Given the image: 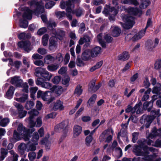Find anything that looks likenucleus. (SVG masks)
Listing matches in <instances>:
<instances>
[{
  "label": "nucleus",
  "mask_w": 161,
  "mask_h": 161,
  "mask_svg": "<svg viewBox=\"0 0 161 161\" xmlns=\"http://www.w3.org/2000/svg\"><path fill=\"white\" fill-rule=\"evenodd\" d=\"M155 149L153 147H149L145 145L142 148L137 145L134 146L132 152L134 154L137 156H142L143 157L134 158L133 159L134 161H160L161 158H159L155 159L157 154L155 153H153L152 154L149 155V151L152 152H155Z\"/></svg>",
  "instance_id": "1"
},
{
  "label": "nucleus",
  "mask_w": 161,
  "mask_h": 161,
  "mask_svg": "<svg viewBox=\"0 0 161 161\" xmlns=\"http://www.w3.org/2000/svg\"><path fill=\"white\" fill-rule=\"evenodd\" d=\"M29 5L31 8L34 7L36 9L32 11L28 7H24L22 8V10L24 11L22 15L24 19L31 20L32 18V14L33 13L37 15L44 11V4L42 2H38L36 0H33L30 2Z\"/></svg>",
  "instance_id": "2"
},
{
  "label": "nucleus",
  "mask_w": 161,
  "mask_h": 161,
  "mask_svg": "<svg viewBox=\"0 0 161 161\" xmlns=\"http://www.w3.org/2000/svg\"><path fill=\"white\" fill-rule=\"evenodd\" d=\"M17 130L18 132L16 130H14L13 134V137L16 141L20 139V136H23L25 141H29L30 137V129H27L24 126L22 123H20L18 125Z\"/></svg>",
  "instance_id": "3"
},
{
  "label": "nucleus",
  "mask_w": 161,
  "mask_h": 161,
  "mask_svg": "<svg viewBox=\"0 0 161 161\" xmlns=\"http://www.w3.org/2000/svg\"><path fill=\"white\" fill-rule=\"evenodd\" d=\"M11 83L16 87H22L23 88L22 91L27 93L28 92L29 86L27 83H23L22 80L20 77L17 76H15L11 78Z\"/></svg>",
  "instance_id": "4"
},
{
  "label": "nucleus",
  "mask_w": 161,
  "mask_h": 161,
  "mask_svg": "<svg viewBox=\"0 0 161 161\" xmlns=\"http://www.w3.org/2000/svg\"><path fill=\"white\" fill-rule=\"evenodd\" d=\"M35 75L37 77L40 75L44 80H50L52 76V74L47 71L45 69L42 67H38L36 69Z\"/></svg>",
  "instance_id": "5"
},
{
  "label": "nucleus",
  "mask_w": 161,
  "mask_h": 161,
  "mask_svg": "<svg viewBox=\"0 0 161 161\" xmlns=\"http://www.w3.org/2000/svg\"><path fill=\"white\" fill-rule=\"evenodd\" d=\"M103 13L106 15H110L109 19L110 21L115 20V16L118 13V10L114 7H110L108 5H107L104 8Z\"/></svg>",
  "instance_id": "6"
},
{
  "label": "nucleus",
  "mask_w": 161,
  "mask_h": 161,
  "mask_svg": "<svg viewBox=\"0 0 161 161\" xmlns=\"http://www.w3.org/2000/svg\"><path fill=\"white\" fill-rule=\"evenodd\" d=\"M123 21L125 22V24H122V26L124 29H129L132 27L134 24V18L132 16L129 15H125L123 17Z\"/></svg>",
  "instance_id": "7"
},
{
  "label": "nucleus",
  "mask_w": 161,
  "mask_h": 161,
  "mask_svg": "<svg viewBox=\"0 0 161 161\" xmlns=\"http://www.w3.org/2000/svg\"><path fill=\"white\" fill-rule=\"evenodd\" d=\"M75 0H69L67 2H65L63 1L61 2L60 3V7L62 9H64L66 7V11L67 12H71L72 11V8L74 7V3Z\"/></svg>",
  "instance_id": "8"
},
{
  "label": "nucleus",
  "mask_w": 161,
  "mask_h": 161,
  "mask_svg": "<svg viewBox=\"0 0 161 161\" xmlns=\"http://www.w3.org/2000/svg\"><path fill=\"white\" fill-rule=\"evenodd\" d=\"M134 118L136 119L135 117L131 116L128 119L127 123L124 124H122L121 125V126L122 127V128L120 130L119 132L118 133V136H126L127 134V125L128 124L130 120L131 119L133 122H135V120H134Z\"/></svg>",
  "instance_id": "9"
},
{
  "label": "nucleus",
  "mask_w": 161,
  "mask_h": 161,
  "mask_svg": "<svg viewBox=\"0 0 161 161\" xmlns=\"http://www.w3.org/2000/svg\"><path fill=\"white\" fill-rule=\"evenodd\" d=\"M145 32L144 30H141L133 36L130 34H129L125 37V38L129 40L131 39L133 41H136L141 39L144 35Z\"/></svg>",
  "instance_id": "10"
},
{
  "label": "nucleus",
  "mask_w": 161,
  "mask_h": 161,
  "mask_svg": "<svg viewBox=\"0 0 161 161\" xmlns=\"http://www.w3.org/2000/svg\"><path fill=\"white\" fill-rule=\"evenodd\" d=\"M159 111V109H153L151 111L150 115L147 116L146 117V120L149 123H151L156 117H159L161 115Z\"/></svg>",
  "instance_id": "11"
},
{
  "label": "nucleus",
  "mask_w": 161,
  "mask_h": 161,
  "mask_svg": "<svg viewBox=\"0 0 161 161\" xmlns=\"http://www.w3.org/2000/svg\"><path fill=\"white\" fill-rule=\"evenodd\" d=\"M159 42V39L157 38H155L154 42L151 40L147 41L146 44L147 49L149 51H152L157 46Z\"/></svg>",
  "instance_id": "12"
},
{
  "label": "nucleus",
  "mask_w": 161,
  "mask_h": 161,
  "mask_svg": "<svg viewBox=\"0 0 161 161\" xmlns=\"http://www.w3.org/2000/svg\"><path fill=\"white\" fill-rule=\"evenodd\" d=\"M18 45L20 47L23 48L27 53H29L32 48L31 42L28 41L19 42L18 43Z\"/></svg>",
  "instance_id": "13"
},
{
  "label": "nucleus",
  "mask_w": 161,
  "mask_h": 161,
  "mask_svg": "<svg viewBox=\"0 0 161 161\" xmlns=\"http://www.w3.org/2000/svg\"><path fill=\"white\" fill-rule=\"evenodd\" d=\"M14 105L19 110V118H22L25 116L27 112L23 110V107L22 105L16 102L14 103Z\"/></svg>",
  "instance_id": "14"
},
{
  "label": "nucleus",
  "mask_w": 161,
  "mask_h": 161,
  "mask_svg": "<svg viewBox=\"0 0 161 161\" xmlns=\"http://www.w3.org/2000/svg\"><path fill=\"white\" fill-rule=\"evenodd\" d=\"M68 125V122L64 121L57 124L54 128L56 132H59L62 130H63L66 129Z\"/></svg>",
  "instance_id": "15"
},
{
  "label": "nucleus",
  "mask_w": 161,
  "mask_h": 161,
  "mask_svg": "<svg viewBox=\"0 0 161 161\" xmlns=\"http://www.w3.org/2000/svg\"><path fill=\"white\" fill-rule=\"evenodd\" d=\"M158 136H159L161 137V128L158 130L156 128L154 127L153 129L152 132L149 134L148 137L153 139Z\"/></svg>",
  "instance_id": "16"
},
{
  "label": "nucleus",
  "mask_w": 161,
  "mask_h": 161,
  "mask_svg": "<svg viewBox=\"0 0 161 161\" xmlns=\"http://www.w3.org/2000/svg\"><path fill=\"white\" fill-rule=\"evenodd\" d=\"M53 108L54 110H63L64 108V107L63 105V102L60 100H58L54 103Z\"/></svg>",
  "instance_id": "17"
},
{
  "label": "nucleus",
  "mask_w": 161,
  "mask_h": 161,
  "mask_svg": "<svg viewBox=\"0 0 161 161\" xmlns=\"http://www.w3.org/2000/svg\"><path fill=\"white\" fill-rule=\"evenodd\" d=\"M112 31V35L114 37H117L119 36L121 33V30L117 26H112L111 28Z\"/></svg>",
  "instance_id": "18"
},
{
  "label": "nucleus",
  "mask_w": 161,
  "mask_h": 161,
  "mask_svg": "<svg viewBox=\"0 0 161 161\" xmlns=\"http://www.w3.org/2000/svg\"><path fill=\"white\" fill-rule=\"evenodd\" d=\"M92 53L90 50H86L82 53V57L84 60H87L91 59Z\"/></svg>",
  "instance_id": "19"
},
{
  "label": "nucleus",
  "mask_w": 161,
  "mask_h": 161,
  "mask_svg": "<svg viewBox=\"0 0 161 161\" xmlns=\"http://www.w3.org/2000/svg\"><path fill=\"white\" fill-rule=\"evenodd\" d=\"M130 55L128 52L125 51L120 54L118 57V59L120 60L125 61L128 60Z\"/></svg>",
  "instance_id": "20"
},
{
  "label": "nucleus",
  "mask_w": 161,
  "mask_h": 161,
  "mask_svg": "<svg viewBox=\"0 0 161 161\" xmlns=\"http://www.w3.org/2000/svg\"><path fill=\"white\" fill-rule=\"evenodd\" d=\"M43 100L47 101L49 103H50L54 99V98L51 97V92L48 91L45 92Z\"/></svg>",
  "instance_id": "21"
},
{
  "label": "nucleus",
  "mask_w": 161,
  "mask_h": 161,
  "mask_svg": "<svg viewBox=\"0 0 161 161\" xmlns=\"http://www.w3.org/2000/svg\"><path fill=\"white\" fill-rule=\"evenodd\" d=\"M101 48L96 47L92 49L90 51L92 53V57L94 58L97 56L101 53Z\"/></svg>",
  "instance_id": "22"
},
{
  "label": "nucleus",
  "mask_w": 161,
  "mask_h": 161,
  "mask_svg": "<svg viewBox=\"0 0 161 161\" xmlns=\"http://www.w3.org/2000/svg\"><path fill=\"white\" fill-rule=\"evenodd\" d=\"M126 10L130 14L136 15L140 13V11L137 8L130 7L127 8Z\"/></svg>",
  "instance_id": "23"
},
{
  "label": "nucleus",
  "mask_w": 161,
  "mask_h": 161,
  "mask_svg": "<svg viewBox=\"0 0 161 161\" xmlns=\"http://www.w3.org/2000/svg\"><path fill=\"white\" fill-rule=\"evenodd\" d=\"M55 60L54 57L51 54H48L44 58V61L45 64H49L53 62Z\"/></svg>",
  "instance_id": "24"
},
{
  "label": "nucleus",
  "mask_w": 161,
  "mask_h": 161,
  "mask_svg": "<svg viewBox=\"0 0 161 161\" xmlns=\"http://www.w3.org/2000/svg\"><path fill=\"white\" fill-rule=\"evenodd\" d=\"M82 128L78 125H75L73 129V136L76 137L78 136L81 133Z\"/></svg>",
  "instance_id": "25"
},
{
  "label": "nucleus",
  "mask_w": 161,
  "mask_h": 161,
  "mask_svg": "<svg viewBox=\"0 0 161 161\" xmlns=\"http://www.w3.org/2000/svg\"><path fill=\"white\" fill-rule=\"evenodd\" d=\"M111 133L112 135H114V131L111 128H109L103 131L100 136V139L102 140L105 138V136L107 134H109Z\"/></svg>",
  "instance_id": "26"
},
{
  "label": "nucleus",
  "mask_w": 161,
  "mask_h": 161,
  "mask_svg": "<svg viewBox=\"0 0 161 161\" xmlns=\"http://www.w3.org/2000/svg\"><path fill=\"white\" fill-rule=\"evenodd\" d=\"M161 84L159 83H157L156 86L153 88L152 91L153 93H155L159 95L161 94Z\"/></svg>",
  "instance_id": "27"
},
{
  "label": "nucleus",
  "mask_w": 161,
  "mask_h": 161,
  "mask_svg": "<svg viewBox=\"0 0 161 161\" xmlns=\"http://www.w3.org/2000/svg\"><path fill=\"white\" fill-rule=\"evenodd\" d=\"M37 145L36 143H31L30 141H29L27 143V152L29 151L34 152L35 151L36 149V146Z\"/></svg>",
  "instance_id": "28"
},
{
  "label": "nucleus",
  "mask_w": 161,
  "mask_h": 161,
  "mask_svg": "<svg viewBox=\"0 0 161 161\" xmlns=\"http://www.w3.org/2000/svg\"><path fill=\"white\" fill-rule=\"evenodd\" d=\"M18 148L21 154H24L25 151L27 152V143L25 144L24 143H21L18 146Z\"/></svg>",
  "instance_id": "29"
},
{
  "label": "nucleus",
  "mask_w": 161,
  "mask_h": 161,
  "mask_svg": "<svg viewBox=\"0 0 161 161\" xmlns=\"http://www.w3.org/2000/svg\"><path fill=\"white\" fill-rule=\"evenodd\" d=\"M15 89V88L13 86H10L9 87L6 93V96L8 99H10L12 98Z\"/></svg>",
  "instance_id": "30"
},
{
  "label": "nucleus",
  "mask_w": 161,
  "mask_h": 161,
  "mask_svg": "<svg viewBox=\"0 0 161 161\" xmlns=\"http://www.w3.org/2000/svg\"><path fill=\"white\" fill-rule=\"evenodd\" d=\"M153 106V102L151 101H150L149 102H146L143 104V108L145 110L147 109L148 111L149 112L151 110Z\"/></svg>",
  "instance_id": "31"
},
{
  "label": "nucleus",
  "mask_w": 161,
  "mask_h": 161,
  "mask_svg": "<svg viewBox=\"0 0 161 161\" xmlns=\"http://www.w3.org/2000/svg\"><path fill=\"white\" fill-rule=\"evenodd\" d=\"M25 93V94H24L23 96L19 98H14V99L16 101L22 103L25 102L26 100H27L28 98V94L27 93Z\"/></svg>",
  "instance_id": "32"
},
{
  "label": "nucleus",
  "mask_w": 161,
  "mask_h": 161,
  "mask_svg": "<svg viewBox=\"0 0 161 161\" xmlns=\"http://www.w3.org/2000/svg\"><path fill=\"white\" fill-rule=\"evenodd\" d=\"M58 68V64H52L49 65L47 66V69L51 72H53L56 70Z\"/></svg>",
  "instance_id": "33"
},
{
  "label": "nucleus",
  "mask_w": 161,
  "mask_h": 161,
  "mask_svg": "<svg viewBox=\"0 0 161 161\" xmlns=\"http://www.w3.org/2000/svg\"><path fill=\"white\" fill-rule=\"evenodd\" d=\"M57 46V44L55 41L53 40L51 38L49 41V48L51 50L55 49Z\"/></svg>",
  "instance_id": "34"
},
{
  "label": "nucleus",
  "mask_w": 161,
  "mask_h": 161,
  "mask_svg": "<svg viewBox=\"0 0 161 161\" xmlns=\"http://www.w3.org/2000/svg\"><path fill=\"white\" fill-rule=\"evenodd\" d=\"M39 136L37 132H34L32 136L31 141L33 143H37L38 144V141L39 139Z\"/></svg>",
  "instance_id": "35"
},
{
  "label": "nucleus",
  "mask_w": 161,
  "mask_h": 161,
  "mask_svg": "<svg viewBox=\"0 0 161 161\" xmlns=\"http://www.w3.org/2000/svg\"><path fill=\"white\" fill-rule=\"evenodd\" d=\"M82 86L80 85H78L76 87L75 91L74 94L78 96L81 95L83 92V90L82 89Z\"/></svg>",
  "instance_id": "36"
},
{
  "label": "nucleus",
  "mask_w": 161,
  "mask_h": 161,
  "mask_svg": "<svg viewBox=\"0 0 161 161\" xmlns=\"http://www.w3.org/2000/svg\"><path fill=\"white\" fill-rule=\"evenodd\" d=\"M103 63V61L98 62L95 65L93 66L90 69V71L91 72H93L96 69L99 68L102 66Z\"/></svg>",
  "instance_id": "37"
},
{
  "label": "nucleus",
  "mask_w": 161,
  "mask_h": 161,
  "mask_svg": "<svg viewBox=\"0 0 161 161\" xmlns=\"http://www.w3.org/2000/svg\"><path fill=\"white\" fill-rule=\"evenodd\" d=\"M141 3L140 5V8H146L150 3V2L149 0H140Z\"/></svg>",
  "instance_id": "38"
},
{
  "label": "nucleus",
  "mask_w": 161,
  "mask_h": 161,
  "mask_svg": "<svg viewBox=\"0 0 161 161\" xmlns=\"http://www.w3.org/2000/svg\"><path fill=\"white\" fill-rule=\"evenodd\" d=\"M152 91L151 88H149L147 89V91H145L144 95L143 96L142 99V101H146L149 98V95L150 94V92Z\"/></svg>",
  "instance_id": "39"
},
{
  "label": "nucleus",
  "mask_w": 161,
  "mask_h": 161,
  "mask_svg": "<svg viewBox=\"0 0 161 161\" xmlns=\"http://www.w3.org/2000/svg\"><path fill=\"white\" fill-rule=\"evenodd\" d=\"M52 32L56 36H59L62 37L65 35L64 32L60 30H58L57 32L55 30H53Z\"/></svg>",
  "instance_id": "40"
},
{
  "label": "nucleus",
  "mask_w": 161,
  "mask_h": 161,
  "mask_svg": "<svg viewBox=\"0 0 161 161\" xmlns=\"http://www.w3.org/2000/svg\"><path fill=\"white\" fill-rule=\"evenodd\" d=\"M0 125L3 127L5 126L9 122V120L8 118H4L2 119V117L0 116Z\"/></svg>",
  "instance_id": "41"
},
{
  "label": "nucleus",
  "mask_w": 161,
  "mask_h": 161,
  "mask_svg": "<svg viewBox=\"0 0 161 161\" xmlns=\"http://www.w3.org/2000/svg\"><path fill=\"white\" fill-rule=\"evenodd\" d=\"M8 153L7 150L2 148L1 150V156H0V160H3L6 156Z\"/></svg>",
  "instance_id": "42"
},
{
  "label": "nucleus",
  "mask_w": 161,
  "mask_h": 161,
  "mask_svg": "<svg viewBox=\"0 0 161 161\" xmlns=\"http://www.w3.org/2000/svg\"><path fill=\"white\" fill-rule=\"evenodd\" d=\"M26 121H29V125L30 128H33L36 126V123L34 120V118L32 116H29V117L26 119Z\"/></svg>",
  "instance_id": "43"
},
{
  "label": "nucleus",
  "mask_w": 161,
  "mask_h": 161,
  "mask_svg": "<svg viewBox=\"0 0 161 161\" xmlns=\"http://www.w3.org/2000/svg\"><path fill=\"white\" fill-rule=\"evenodd\" d=\"M48 39V35L46 34L43 36L42 38V42L43 46H45L47 45Z\"/></svg>",
  "instance_id": "44"
},
{
  "label": "nucleus",
  "mask_w": 161,
  "mask_h": 161,
  "mask_svg": "<svg viewBox=\"0 0 161 161\" xmlns=\"http://www.w3.org/2000/svg\"><path fill=\"white\" fill-rule=\"evenodd\" d=\"M19 26L20 27L26 28L28 26V22L26 20H20L19 21Z\"/></svg>",
  "instance_id": "45"
},
{
  "label": "nucleus",
  "mask_w": 161,
  "mask_h": 161,
  "mask_svg": "<svg viewBox=\"0 0 161 161\" xmlns=\"http://www.w3.org/2000/svg\"><path fill=\"white\" fill-rule=\"evenodd\" d=\"M154 68L158 71H161V60H158L156 61L155 64Z\"/></svg>",
  "instance_id": "46"
},
{
  "label": "nucleus",
  "mask_w": 161,
  "mask_h": 161,
  "mask_svg": "<svg viewBox=\"0 0 161 161\" xmlns=\"http://www.w3.org/2000/svg\"><path fill=\"white\" fill-rule=\"evenodd\" d=\"M34 105V103L32 101L27 102L25 105V108L27 110L32 108Z\"/></svg>",
  "instance_id": "47"
},
{
  "label": "nucleus",
  "mask_w": 161,
  "mask_h": 161,
  "mask_svg": "<svg viewBox=\"0 0 161 161\" xmlns=\"http://www.w3.org/2000/svg\"><path fill=\"white\" fill-rule=\"evenodd\" d=\"M36 157V153L34 152H30L28 154V157L30 161H33L35 159Z\"/></svg>",
  "instance_id": "48"
},
{
  "label": "nucleus",
  "mask_w": 161,
  "mask_h": 161,
  "mask_svg": "<svg viewBox=\"0 0 161 161\" xmlns=\"http://www.w3.org/2000/svg\"><path fill=\"white\" fill-rule=\"evenodd\" d=\"M9 153L13 157L12 161H17L18 159V155L13 150L9 151Z\"/></svg>",
  "instance_id": "49"
},
{
  "label": "nucleus",
  "mask_w": 161,
  "mask_h": 161,
  "mask_svg": "<svg viewBox=\"0 0 161 161\" xmlns=\"http://www.w3.org/2000/svg\"><path fill=\"white\" fill-rule=\"evenodd\" d=\"M39 113L38 112L36 109H33L28 112V114H30V116H32L34 118L35 116L37 115Z\"/></svg>",
  "instance_id": "50"
},
{
  "label": "nucleus",
  "mask_w": 161,
  "mask_h": 161,
  "mask_svg": "<svg viewBox=\"0 0 161 161\" xmlns=\"http://www.w3.org/2000/svg\"><path fill=\"white\" fill-rule=\"evenodd\" d=\"M97 39L98 40L99 43L101 44L103 47H105V44L102 41V34H99L97 36Z\"/></svg>",
  "instance_id": "51"
},
{
  "label": "nucleus",
  "mask_w": 161,
  "mask_h": 161,
  "mask_svg": "<svg viewBox=\"0 0 161 161\" xmlns=\"http://www.w3.org/2000/svg\"><path fill=\"white\" fill-rule=\"evenodd\" d=\"M56 14L57 18L60 19L64 17L65 16L66 13L64 11H58L56 13Z\"/></svg>",
  "instance_id": "52"
},
{
  "label": "nucleus",
  "mask_w": 161,
  "mask_h": 161,
  "mask_svg": "<svg viewBox=\"0 0 161 161\" xmlns=\"http://www.w3.org/2000/svg\"><path fill=\"white\" fill-rule=\"evenodd\" d=\"M92 140V135H89L87 136L86 139V144L88 146H89L90 143Z\"/></svg>",
  "instance_id": "53"
},
{
  "label": "nucleus",
  "mask_w": 161,
  "mask_h": 161,
  "mask_svg": "<svg viewBox=\"0 0 161 161\" xmlns=\"http://www.w3.org/2000/svg\"><path fill=\"white\" fill-rule=\"evenodd\" d=\"M56 59L58 63H61L63 60V57L61 53H59L56 56Z\"/></svg>",
  "instance_id": "54"
},
{
  "label": "nucleus",
  "mask_w": 161,
  "mask_h": 161,
  "mask_svg": "<svg viewBox=\"0 0 161 161\" xmlns=\"http://www.w3.org/2000/svg\"><path fill=\"white\" fill-rule=\"evenodd\" d=\"M29 35H26L25 32L21 33L18 35L19 38L20 40H24L26 38H28Z\"/></svg>",
  "instance_id": "55"
},
{
  "label": "nucleus",
  "mask_w": 161,
  "mask_h": 161,
  "mask_svg": "<svg viewBox=\"0 0 161 161\" xmlns=\"http://www.w3.org/2000/svg\"><path fill=\"white\" fill-rule=\"evenodd\" d=\"M135 108H132L130 105H129L127 106V108L125 109V112L126 113L131 112L132 114H133L135 112Z\"/></svg>",
  "instance_id": "56"
},
{
  "label": "nucleus",
  "mask_w": 161,
  "mask_h": 161,
  "mask_svg": "<svg viewBox=\"0 0 161 161\" xmlns=\"http://www.w3.org/2000/svg\"><path fill=\"white\" fill-rule=\"evenodd\" d=\"M97 97L96 95H93L88 100V103L89 104H93L97 98Z\"/></svg>",
  "instance_id": "57"
},
{
  "label": "nucleus",
  "mask_w": 161,
  "mask_h": 161,
  "mask_svg": "<svg viewBox=\"0 0 161 161\" xmlns=\"http://www.w3.org/2000/svg\"><path fill=\"white\" fill-rule=\"evenodd\" d=\"M139 133L138 132H135L132 134V142L134 143L136 142V140H137Z\"/></svg>",
  "instance_id": "58"
},
{
  "label": "nucleus",
  "mask_w": 161,
  "mask_h": 161,
  "mask_svg": "<svg viewBox=\"0 0 161 161\" xmlns=\"http://www.w3.org/2000/svg\"><path fill=\"white\" fill-rule=\"evenodd\" d=\"M104 40L106 42L109 43L112 41L113 38L110 35L107 34L104 36Z\"/></svg>",
  "instance_id": "59"
},
{
  "label": "nucleus",
  "mask_w": 161,
  "mask_h": 161,
  "mask_svg": "<svg viewBox=\"0 0 161 161\" xmlns=\"http://www.w3.org/2000/svg\"><path fill=\"white\" fill-rule=\"evenodd\" d=\"M47 31V28L45 27H42L40 29L37 31V33L39 35H42L45 33Z\"/></svg>",
  "instance_id": "60"
},
{
  "label": "nucleus",
  "mask_w": 161,
  "mask_h": 161,
  "mask_svg": "<svg viewBox=\"0 0 161 161\" xmlns=\"http://www.w3.org/2000/svg\"><path fill=\"white\" fill-rule=\"evenodd\" d=\"M143 84L144 86L146 88H148L150 86V83L149 82L148 79L147 77L145 78Z\"/></svg>",
  "instance_id": "61"
},
{
  "label": "nucleus",
  "mask_w": 161,
  "mask_h": 161,
  "mask_svg": "<svg viewBox=\"0 0 161 161\" xmlns=\"http://www.w3.org/2000/svg\"><path fill=\"white\" fill-rule=\"evenodd\" d=\"M23 62L25 65H26L28 68L30 67V62L28 58L26 57H24L23 59Z\"/></svg>",
  "instance_id": "62"
},
{
  "label": "nucleus",
  "mask_w": 161,
  "mask_h": 161,
  "mask_svg": "<svg viewBox=\"0 0 161 161\" xmlns=\"http://www.w3.org/2000/svg\"><path fill=\"white\" fill-rule=\"evenodd\" d=\"M67 70V68L66 67H62L58 70V73L60 75L65 74Z\"/></svg>",
  "instance_id": "63"
},
{
  "label": "nucleus",
  "mask_w": 161,
  "mask_h": 161,
  "mask_svg": "<svg viewBox=\"0 0 161 161\" xmlns=\"http://www.w3.org/2000/svg\"><path fill=\"white\" fill-rule=\"evenodd\" d=\"M61 78L59 76H55L52 79V81L55 84H58L60 81Z\"/></svg>",
  "instance_id": "64"
}]
</instances>
